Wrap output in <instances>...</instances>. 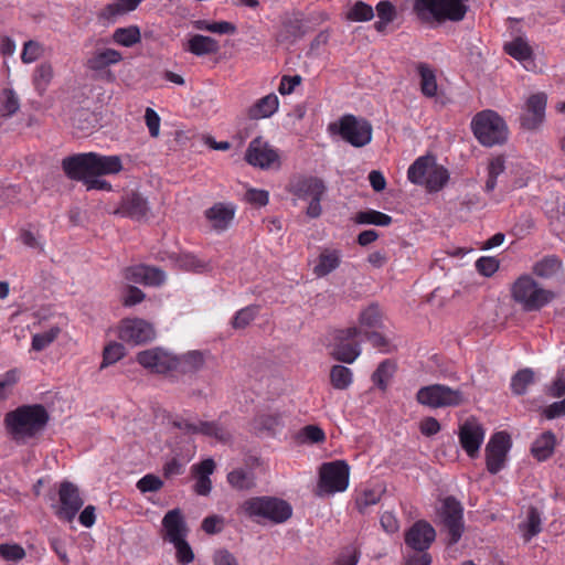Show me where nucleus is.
Wrapping results in <instances>:
<instances>
[{"mask_svg": "<svg viewBox=\"0 0 565 565\" xmlns=\"http://www.w3.org/2000/svg\"><path fill=\"white\" fill-rule=\"evenodd\" d=\"M49 419V413L43 405L32 404L8 412L3 424L13 441L25 444L43 433Z\"/></svg>", "mask_w": 565, "mask_h": 565, "instance_id": "1", "label": "nucleus"}, {"mask_svg": "<svg viewBox=\"0 0 565 565\" xmlns=\"http://www.w3.org/2000/svg\"><path fill=\"white\" fill-rule=\"evenodd\" d=\"M62 168L68 178H83L90 174H116L121 171L119 156H104L96 152L78 153L63 159Z\"/></svg>", "mask_w": 565, "mask_h": 565, "instance_id": "2", "label": "nucleus"}, {"mask_svg": "<svg viewBox=\"0 0 565 565\" xmlns=\"http://www.w3.org/2000/svg\"><path fill=\"white\" fill-rule=\"evenodd\" d=\"M413 10L422 22H460L469 7L466 0H414Z\"/></svg>", "mask_w": 565, "mask_h": 565, "instance_id": "3", "label": "nucleus"}, {"mask_svg": "<svg viewBox=\"0 0 565 565\" xmlns=\"http://www.w3.org/2000/svg\"><path fill=\"white\" fill-rule=\"evenodd\" d=\"M511 298L526 311H539L554 298L552 290L545 289L535 279L525 274L521 275L510 288Z\"/></svg>", "mask_w": 565, "mask_h": 565, "instance_id": "4", "label": "nucleus"}, {"mask_svg": "<svg viewBox=\"0 0 565 565\" xmlns=\"http://www.w3.org/2000/svg\"><path fill=\"white\" fill-rule=\"evenodd\" d=\"M239 510L253 520L263 519L275 524L286 522L292 514L287 501L268 495L249 498L239 505Z\"/></svg>", "mask_w": 565, "mask_h": 565, "instance_id": "5", "label": "nucleus"}, {"mask_svg": "<svg viewBox=\"0 0 565 565\" xmlns=\"http://www.w3.org/2000/svg\"><path fill=\"white\" fill-rule=\"evenodd\" d=\"M408 180L418 185H425L429 192L441 190L449 180L448 170L436 162L431 154L417 158L408 168Z\"/></svg>", "mask_w": 565, "mask_h": 565, "instance_id": "6", "label": "nucleus"}, {"mask_svg": "<svg viewBox=\"0 0 565 565\" xmlns=\"http://www.w3.org/2000/svg\"><path fill=\"white\" fill-rule=\"evenodd\" d=\"M471 129L477 140L484 147L503 145L509 137L507 122L491 109L478 113L471 120Z\"/></svg>", "mask_w": 565, "mask_h": 565, "instance_id": "7", "label": "nucleus"}, {"mask_svg": "<svg viewBox=\"0 0 565 565\" xmlns=\"http://www.w3.org/2000/svg\"><path fill=\"white\" fill-rule=\"evenodd\" d=\"M358 335H360L358 327L331 331L327 344L330 355L337 361L352 364L361 354V344L355 340Z\"/></svg>", "mask_w": 565, "mask_h": 565, "instance_id": "8", "label": "nucleus"}, {"mask_svg": "<svg viewBox=\"0 0 565 565\" xmlns=\"http://www.w3.org/2000/svg\"><path fill=\"white\" fill-rule=\"evenodd\" d=\"M350 467L343 460L324 462L319 469L318 495L343 492L349 487Z\"/></svg>", "mask_w": 565, "mask_h": 565, "instance_id": "9", "label": "nucleus"}, {"mask_svg": "<svg viewBox=\"0 0 565 565\" xmlns=\"http://www.w3.org/2000/svg\"><path fill=\"white\" fill-rule=\"evenodd\" d=\"M438 519L447 532V544L455 545L461 539L463 524V508L455 497H446L437 510Z\"/></svg>", "mask_w": 565, "mask_h": 565, "instance_id": "10", "label": "nucleus"}, {"mask_svg": "<svg viewBox=\"0 0 565 565\" xmlns=\"http://www.w3.org/2000/svg\"><path fill=\"white\" fill-rule=\"evenodd\" d=\"M463 393L444 384H431L420 387L416 401L430 408L456 407L463 403Z\"/></svg>", "mask_w": 565, "mask_h": 565, "instance_id": "11", "label": "nucleus"}, {"mask_svg": "<svg viewBox=\"0 0 565 565\" xmlns=\"http://www.w3.org/2000/svg\"><path fill=\"white\" fill-rule=\"evenodd\" d=\"M373 128L369 120L348 114L339 119V135L355 148L369 145L372 140Z\"/></svg>", "mask_w": 565, "mask_h": 565, "instance_id": "12", "label": "nucleus"}, {"mask_svg": "<svg viewBox=\"0 0 565 565\" xmlns=\"http://www.w3.org/2000/svg\"><path fill=\"white\" fill-rule=\"evenodd\" d=\"M511 446L508 433L498 431L491 436L484 449L487 470L491 475H497L504 468Z\"/></svg>", "mask_w": 565, "mask_h": 565, "instance_id": "13", "label": "nucleus"}, {"mask_svg": "<svg viewBox=\"0 0 565 565\" xmlns=\"http://www.w3.org/2000/svg\"><path fill=\"white\" fill-rule=\"evenodd\" d=\"M84 504L79 489L71 481H62L58 487V504L55 514L58 519L71 522Z\"/></svg>", "mask_w": 565, "mask_h": 565, "instance_id": "14", "label": "nucleus"}, {"mask_svg": "<svg viewBox=\"0 0 565 565\" xmlns=\"http://www.w3.org/2000/svg\"><path fill=\"white\" fill-rule=\"evenodd\" d=\"M546 95L536 93L531 95L523 107L520 116L521 128L527 131L539 130L545 120Z\"/></svg>", "mask_w": 565, "mask_h": 565, "instance_id": "15", "label": "nucleus"}, {"mask_svg": "<svg viewBox=\"0 0 565 565\" xmlns=\"http://www.w3.org/2000/svg\"><path fill=\"white\" fill-rule=\"evenodd\" d=\"M118 335L125 342L141 344L153 340L156 331L153 326L143 319H124L120 322Z\"/></svg>", "mask_w": 565, "mask_h": 565, "instance_id": "16", "label": "nucleus"}, {"mask_svg": "<svg viewBox=\"0 0 565 565\" xmlns=\"http://www.w3.org/2000/svg\"><path fill=\"white\" fill-rule=\"evenodd\" d=\"M246 161L260 169L279 166V154L275 148L260 138L252 140L245 153Z\"/></svg>", "mask_w": 565, "mask_h": 565, "instance_id": "17", "label": "nucleus"}, {"mask_svg": "<svg viewBox=\"0 0 565 565\" xmlns=\"http://www.w3.org/2000/svg\"><path fill=\"white\" fill-rule=\"evenodd\" d=\"M484 429L475 418L467 419L459 428V441L463 450L471 458L479 454L484 439Z\"/></svg>", "mask_w": 565, "mask_h": 565, "instance_id": "18", "label": "nucleus"}, {"mask_svg": "<svg viewBox=\"0 0 565 565\" xmlns=\"http://www.w3.org/2000/svg\"><path fill=\"white\" fill-rule=\"evenodd\" d=\"M137 361L145 369L156 373H166L177 369V358L160 348H152L137 354Z\"/></svg>", "mask_w": 565, "mask_h": 565, "instance_id": "19", "label": "nucleus"}, {"mask_svg": "<svg viewBox=\"0 0 565 565\" xmlns=\"http://www.w3.org/2000/svg\"><path fill=\"white\" fill-rule=\"evenodd\" d=\"M122 277L130 282L158 287L166 281V274L158 267L135 265L122 269Z\"/></svg>", "mask_w": 565, "mask_h": 565, "instance_id": "20", "label": "nucleus"}, {"mask_svg": "<svg viewBox=\"0 0 565 565\" xmlns=\"http://www.w3.org/2000/svg\"><path fill=\"white\" fill-rule=\"evenodd\" d=\"M436 531L426 521H417L405 534V543L416 552H424L435 541Z\"/></svg>", "mask_w": 565, "mask_h": 565, "instance_id": "21", "label": "nucleus"}, {"mask_svg": "<svg viewBox=\"0 0 565 565\" xmlns=\"http://www.w3.org/2000/svg\"><path fill=\"white\" fill-rule=\"evenodd\" d=\"M326 191L324 181L318 177H303L292 184V193L301 200L323 196Z\"/></svg>", "mask_w": 565, "mask_h": 565, "instance_id": "22", "label": "nucleus"}, {"mask_svg": "<svg viewBox=\"0 0 565 565\" xmlns=\"http://www.w3.org/2000/svg\"><path fill=\"white\" fill-rule=\"evenodd\" d=\"M162 526L166 532L163 537L170 543L182 540L186 535V525L179 509L167 512L162 519Z\"/></svg>", "mask_w": 565, "mask_h": 565, "instance_id": "23", "label": "nucleus"}, {"mask_svg": "<svg viewBox=\"0 0 565 565\" xmlns=\"http://www.w3.org/2000/svg\"><path fill=\"white\" fill-rule=\"evenodd\" d=\"M504 51L511 57L522 63L526 70H534L533 50L526 39L522 36L513 39L504 44Z\"/></svg>", "mask_w": 565, "mask_h": 565, "instance_id": "24", "label": "nucleus"}, {"mask_svg": "<svg viewBox=\"0 0 565 565\" xmlns=\"http://www.w3.org/2000/svg\"><path fill=\"white\" fill-rule=\"evenodd\" d=\"M236 206L232 203H216L205 211L206 218L216 231H225L233 221Z\"/></svg>", "mask_w": 565, "mask_h": 565, "instance_id": "25", "label": "nucleus"}, {"mask_svg": "<svg viewBox=\"0 0 565 565\" xmlns=\"http://www.w3.org/2000/svg\"><path fill=\"white\" fill-rule=\"evenodd\" d=\"M122 61V54L109 47L95 50L90 57L87 60L86 65L90 71L100 72L108 66L118 64Z\"/></svg>", "mask_w": 565, "mask_h": 565, "instance_id": "26", "label": "nucleus"}, {"mask_svg": "<svg viewBox=\"0 0 565 565\" xmlns=\"http://www.w3.org/2000/svg\"><path fill=\"white\" fill-rule=\"evenodd\" d=\"M228 484L236 491H250L256 487L255 472L249 468H235L226 476Z\"/></svg>", "mask_w": 565, "mask_h": 565, "instance_id": "27", "label": "nucleus"}, {"mask_svg": "<svg viewBox=\"0 0 565 565\" xmlns=\"http://www.w3.org/2000/svg\"><path fill=\"white\" fill-rule=\"evenodd\" d=\"M524 541L529 542L542 531V512L531 505L526 510L525 519L519 524Z\"/></svg>", "mask_w": 565, "mask_h": 565, "instance_id": "28", "label": "nucleus"}, {"mask_svg": "<svg viewBox=\"0 0 565 565\" xmlns=\"http://www.w3.org/2000/svg\"><path fill=\"white\" fill-rule=\"evenodd\" d=\"M121 213L135 220L146 218L149 213L148 202L140 194L132 192L125 199Z\"/></svg>", "mask_w": 565, "mask_h": 565, "instance_id": "29", "label": "nucleus"}, {"mask_svg": "<svg viewBox=\"0 0 565 565\" xmlns=\"http://www.w3.org/2000/svg\"><path fill=\"white\" fill-rule=\"evenodd\" d=\"M279 106V99L275 94H268L262 98H259L252 107L248 109V117L250 119H264L273 116Z\"/></svg>", "mask_w": 565, "mask_h": 565, "instance_id": "30", "label": "nucleus"}, {"mask_svg": "<svg viewBox=\"0 0 565 565\" xmlns=\"http://www.w3.org/2000/svg\"><path fill=\"white\" fill-rule=\"evenodd\" d=\"M358 329L360 334L365 330L384 329L383 315L377 305L372 303L360 312Z\"/></svg>", "mask_w": 565, "mask_h": 565, "instance_id": "31", "label": "nucleus"}, {"mask_svg": "<svg viewBox=\"0 0 565 565\" xmlns=\"http://www.w3.org/2000/svg\"><path fill=\"white\" fill-rule=\"evenodd\" d=\"M556 437L551 430L541 434L532 444L531 452L539 461L548 459L555 449Z\"/></svg>", "mask_w": 565, "mask_h": 565, "instance_id": "32", "label": "nucleus"}, {"mask_svg": "<svg viewBox=\"0 0 565 565\" xmlns=\"http://www.w3.org/2000/svg\"><path fill=\"white\" fill-rule=\"evenodd\" d=\"M341 263V253L337 249H324L320 253L318 262L313 267L317 277H324L335 270Z\"/></svg>", "mask_w": 565, "mask_h": 565, "instance_id": "33", "label": "nucleus"}, {"mask_svg": "<svg viewBox=\"0 0 565 565\" xmlns=\"http://www.w3.org/2000/svg\"><path fill=\"white\" fill-rule=\"evenodd\" d=\"M220 46L216 40L211 36L201 34L193 35L188 41L186 50L196 56H204L214 54L218 51Z\"/></svg>", "mask_w": 565, "mask_h": 565, "instance_id": "34", "label": "nucleus"}, {"mask_svg": "<svg viewBox=\"0 0 565 565\" xmlns=\"http://www.w3.org/2000/svg\"><path fill=\"white\" fill-rule=\"evenodd\" d=\"M536 382L535 372L531 367H524L514 373L511 377L510 388L516 396L526 394L529 387Z\"/></svg>", "mask_w": 565, "mask_h": 565, "instance_id": "35", "label": "nucleus"}, {"mask_svg": "<svg viewBox=\"0 0 565 565\" xmlns=\"http://www.w3.org/2000/svg\"><path fill=\"white\" fill-rule=\"evenodd\" d=\"M561 267L562 262L557 256L547 255L533 265L532 271L537 277L547 279L555 276Z\"/></svg>", "mask_w": 565, "mask_h": 565, "instance_id": "36", "label": "nucleus"}, {"mask_svg": "<svg viewBox=\"0 0 565 565\" xmlns=\"http://www.w3.org/2000/svg\"><path fill=\"white\" fill-rule=\"evenodd\" d=\"M417 71L420 76V90L426 97H434L437 94V81L433 68L426 63H419Z\"/></svg>", "mask_w": 565, "mask_h": 565, "instance_id": "37", "label": "nucleus"}, {"mask_svg": "<svg viewBox=\"0 0 565 565\" xmlns=\"http://www.w3.org/2000/svg\"><path fill=\"white\" fill-rule=\"evenodd\" d=\"M207 437H213L221 443H228L232 438L230 431L217 422H198V431Z\"/></svg>", "mask_w": 565, "mask_h": 565, "instance_id": "38", "label": "nucleus"}, {"mask_svg": "<svg viewBox=\"0 0 565 565\" xmlns=\"http://www.w3.org/2000/svg\"><path fill=\"white\" fill-rule=\"evenodd\" d=\"M204 365V356L200 351H190L177 359V369L184 373H194Z\"/></svg>", "mask_w": 565, "mask_h": 565, "instance_id": "39", "label": "nucleus"}, {"mask_svg": "<svg viewBox=\"0 0 565 565\" xmlns=\"http://www.w3.org/2000/svg\"><path fill=\"white\" fill-rule=\"evenodd\" d=\"M392 221V216L376 210L360 211L354 217V222L358 224H373L376 226H388Z\"/></svg>", "mask_w": 565, "mask_h": 565, "instance_id": "40", "label": "nucleus"}, {"mask_svg": "<svg viewBox=\"0 0 565 565\" xmlns=\"http://www.w3.org/2000/svg\"><path fill=\"white\" fill-rule=\"evenodd\" d=\"M113 40L119 45L130 47L136 43L140 42V30L136 25H130L128 28H118L113 33Z\"/></svg>", "mask_w": 565, "mask_h": 565, "instance_id": "41", "label": "nucleus"}, {"mask_svg": "<svg viewBox=\"0 0 565 565\" xmlns=\"http://www.w3.org/2000/svg\"><path fill=\"white\" fill-rule=\"evenodd\" d=\"M353 381L352 371L344 365H333L330 371V382L335 390L348 388Z\"/></svg>", "mask_w": 565, "mask_h": 565, "instance_id": "42", "label": "nucleus"}, {"mask_svg": "<svg viewBox=\"0 0 565 565\" xmlns=\"http://www.w3.org/2000/svg\"><path fill=\"white\" fill-rule=\"evenodd\" d=\"M504 169V159L502 157H495L490 160L487 167V180L484 184V191L487 193L495 189L498 177L503 173Z\"/></svg>", "mask_w": 565, "mask_h": 565, "instance_id": "43", "label": "nucleus"}, {"mask_svg": "<svg viewBox=\"0 0 565 565\" xmlns=\"http://www.w3.org/2000/svg\"><path fill=\"white\" fill-rule=\"evenodd\" d=\"M364 338L372 344V347L379 350L381 353H390L393 349L391 341L384 329L365 330L363 333Z\"/></svg>", "mask_w": 565, "mask_h": 565, "instance_id": "44", "label": "nucleus"}, {"mask_svg": "<svg viewBox=\"0 0 565 565\" xmlns=\"http://www.w3.org/2000/svg\"><path fill=\"white\" fill-rule=\"evenodd\" d=\"M60 333V327L54 326L41 333L33 334L31 343L32 350L36 352L43 351L57 339Z\"/></svg>", "mask_w": 565, "mask_h": 565, "instance_id": "45", "label": "nucleus"}, {"mask_svg": "<svg viewBox=\"0 0 565 565\" xmlns=\"http://www.w3.org/2000/svg\"><path fill=\"white\" fill-rule=\"evenodd\" d=\"M544 393L550 398H561L565 395V366L556 371L552 381L545 385Z\"/></svg>", "mask_w": 565, "mask_h": 565, "instance_id": "46", "label": "nucleus"}, {"mask_svg": "<svg viewBox=\"0 0 565 565\" xmlns=\"http://www.w3.org/2000/svg\"><path fill=\"white\" fill-rule=\"evenodd\" d=\"M394 363L390 360H384L380 363L375 372L372 374L373 383L382 391H385L390 379L394 374Z\"/></svg>", "mask_w": 565, "mask_h": 565, "instance_id": "47", "label": "nucleus"}, {"mask_svg": "<svg viewBox=\"0 0 565 565\" xmlns=\"http://www.w3.org/2000/svg\"><path fill=\"white\" fill-rule=\"evenodd\" d=\"M347 20L353 22H366L374 18L373 8L364 1H356L347 12Z\"/></svg>", "mask_w": 565, "mask_h": 565, "instance_id": "48", "label": "nucleus"}, {"mask_svg": "<svg viewBox=\"0 0 565 565\" xmlns=\"http://www.w3.org/2000/svg\"><path fill=\"white\" fill-rule=\"evenodd\" d=\"M125 355V347L118 342H111L104 348L100 370L116 363Z\"/></svg>", "mask_w": 565, "mask_h": 565, "instance_id": "49", "label": "nucleus"}, {"mask_svg": "<svg viewBox=\"0 0 565 565\" xmlns=\"http://www.w3.org/2000/svg\"><path fill=\"white\" fill-rule=\"evenodd\" d=\"M257 306H247L238 310L232 319V326L235 329H244L247 327L257 316Z\"/></svg>", "mask_w": 565, "mask_h": 565, "instance_id": "50", "label": "nucleus"}, {"mask_svg": "<svg viewBox=\"0 0 565 565\" xmlns=\"http://www.w3.org/2000/svg\"><path fill=\"white\" fill-rule=\"evenodd\" d=\"M0 556L8 562H18L25 557L24 548L19 544H0Z\"/></svg>", "mask_w": 565, "mask_h": 565, "instance_id": "51", "label": "nucleus"}, {"mask_svg": "<svg viewBox=\"0 0 565 565\" xmlns=\"http://www.w3.org/2000/svg\"><path fill=\"white\" fill-rule=\"evenodd\" d=\"M178 265L180 268L190 271L201 273L204 271L207 267L205 263L199 259L195 255L192 254H182L178 258Z\"/></svg>", "mask_w": 565, "mask_h": 565, "instance_id": "52", "label": "nucleus"}, {"mask_svg": "<svg viewBox=\"0 0 565 565\" xmlns=\"http://www.w3.org/2000/svg\"><path fill=\"white\" fill-rule=\"evenodd\" d=\"M99 174L84 173L83 178H71L72 180L83 181L87 190H111V184L99 178Z\"/></svg>", "mask_w": 565, "mask_h": 565, "instance_id": "53", "label": "nucleus"}, {"mask_svg": "<svg viewBox=\"0 0 565 565\" xmlns=\"http://www.w3.org/2000/svg\"><path fill=\"white\" fill-rule=\"evenodd\" d=\"M540 414L544 419L553 420L565 416V402L563 399L553 402L550 405L540 408Z\"/></svg>", "mask_w": 565, "mask_h": 565, "instance_id": "54", "label": "nucleus"}, {"mask_svg": "<svg viewBox=\"0 0 565 565\" xmlns=\"http://www.w3.org/2000/svg\"><path fill=\"white\" fill-rule=\"evenodd\" d=\"M142 0H117V2L108 4L105 12L108 15H117L124 12L135 10Z\"/></svg>", "mask_w": 565, "mask_h": 565, "instance_id": "55", "label": "nucleus"}, {"mask_svg": "<svg viewBox=\"0 0 565 565\" xmlns=\"http://www.w3.org/2000/svg\"><path fill=\"white\" fill-rule=\"evenodd\" d=\"M175 547V556L177 561L180 564H189L194 559V553L189 545V543L185 541V537L179 541H175L172 543Z\"/></svg>", "mask_w": 565, "mask_h": 565, "instance_id": "56", "label": "nucleus"}, {"mask_svg": "<svg viewBox=\"0 0 565 565\" xmlns=\"http://www.w3.org/2000/svg\"><path fill=\"white\" fill-rule=\"evenodd\" d=\"M163 487V481L154 475H146L137 482V488L141 492H156Z\"/></svg>", "mask_w": 565, "mask_h": 565, "instance_id": "57", "label": "nucleus"}, {"mask_svg": "<svg viewBox=\"0 0 565 565\" xmlns=\"http://www.w3.org/2000/svg\"><path fill=\"white\" fill-rule=\"evenodd\" d=\"M499 260L495 258V257H491V256H483V257H480L477 262H476V268L477 270L486 276V277H490L492 276L498 269H499Z\"/></svg>", "mask_w": 565, "mask_h": 565, "instance_id": "58", "label": "nucleus"}, {"mask_svg": "<svg viewBox=\"0 0 565 565\" xmlns=\"http://www.w3.org/2000/svg\"><path fill=\"white\" fill-rule=\"evenodd\" d=\"M53 76L52 66L47 63L40 64L33 76V81L36 87H45Z\"/></svg>", "mask_w": 565, "mask_h": 565, "instance_id": "59", "label": "nucleus"}, {"mask_svg": "<svg viewBox=\"0 0 565 565\" xmlns=\"http://www.w3.org/2000/svg\"><path fill=\"white\" fill-rule=\"evenodd\" d=\"M248 203L256 206H265L269 202V193L266 190L250 188L245 193Z\"/></svg>", "mask_w": 565, "mask_h": 565, "instance_id": "60", "label": "nucleus"}, {"mask_svg": "<svg viewBox=\"0 0 565 565\" xmlns=\"http://www.w3.org/2000/svg\"><path fill=\"white\" fill-rule=\"evenodd\" d=\"M380 494L373 490H366L361 495H359L355 500V504L358 510L361 513H365L366 509L371 505H374L379 502Z\"/></svg>", "mask_w": 565, "mask_h": 565, "instance_id": "61", "label": "nucleus"}, {"mask_svg": "<svg viewBox=\"0 0 565 565\" xmlns=\"http://www.w3.org/2000/svg\"><path fill=\"white\" fill-rule=\"evenodd\" d=\"M145 298L146 295L141 289L135 286H128L122 297V305L125 307H132L143 301Z\"/></svg>", "mask_w": 565, "mask_h": 565, "instance_id": "62", "label": "nucleus"}, {"mask_svg": "<svg viewBox=\"0 0 565 565\" xmlns=\"http://www.w3.org/2000/svg\"><path fill=\"white\" fill-rule=\"evenodd\" d=\"M4 100L2 104V115L3 116H12L19 110L20 104L19 98L14 94L13 90L7 89L4 90Z\"/></svg>", "mask_w": 565, "mask_h": 565, "instance_id": "63", "label": "nucleus"}, {"mask_svg": "<svg viewBox=\"0 0 565 565\" xmlns=\"http://www.w3.org/2000/svg\"><path fill=\"white\" fill-rule=\"evenodd\" d=\"M41 55V46L35 41H28L24 43L21 60L23 63H32L36 61Z\"/></svg>", "mask_w": 565, "mask_h": 565, "instance_id": "64", "label": "nucleus"}]
</instances>
